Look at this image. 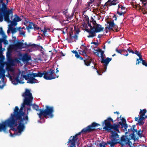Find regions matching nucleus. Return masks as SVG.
<instances>
[{
  "mask_svg": "<svg viewBox=\"0 0 147 147\" xmlns=\"http://www.w3.org/2000/svg\"><path fill=\"white\" fill-rule=\"evenodd\" d=\"M146 112V109H144L142 110H141L140 113V115L144 116L145 115V114Z\"/></svg>",
  "mask_w": 147,
  "mask_h": 147,
  "instance_id": "35",
  "label": "nucleus"
},
{
  "mask_svg": "<svg viewBox=\"0 0 147 147\" xmlns=\"http://www.w3.org/2000/svg\"><path fill=\"white\" fill-rule=\"evenodd\" d=\"M17 46L20 48H28V51H32L36 50H39L40 51H42V53H43L44 51L42 47L40 46L39 44L36 45L32 43H29L28 45L26 42L24 44L22 42H20L17 44Z\"/></svg>",
  "mask_w": 147,
  "mask_h": 147,
  "instance_id": "6",
  "label": "nucleus"
},
{
  "mask_svg": "<svg viewBox=\"0 0 147 147\" xmlns=\"http://www.w3.org/2000/svg\"><path fill=\"white\" fill-rule=\"evenodd\" d=\"M44 71H38L37 73L32 74H28L27 75H24V78L27 80V83L30 84L37 83L38 81L34 78L38 77H42L44 76Z\"/></svg>",
  "mask_w": 147,
  "mask_h": 147,
  "instance_id": "5",
  "label": "nucleus"
},
{
  "mask_svg": "<svg viewBox=\"0 0 147 147\" xmlns=\"http://www.w3.org/2000/svg\"><path fill=\"white\" fill-rule=\"evenodd\" d=\"M86 20L88 21V25L90 26V29L87 28V24L84 23L82 24V25L83 27L84 28V30L91 34V35H89L87 37H94L95 36V33L101 32L103 30L104 27H102V26L100 24H96L94 26H92L91 24V23L89 22L88 17L87 18L86 17Z\"/></svg>",
  "mask_w": 147,
  "mask_h": 147,
  "instance_id": "3",
  "label": "nucleus"
},
{
  "mask_svg": "<svg viewBox=\"0 0 147 147\" xmlns=\"http://www.w3.org/2000/svg\"><path fill=\"white\" fill-rule=\"evenodd\" d=\"M7 62H4L3 63V68L5 65H9L11 66H13L15 65L14 60L12 59L11 58L7 59Z\"/></svg>",
  "mask_w": 147,
  "mask_h": 147,
  "instance_id": "22",
  "label": "nucleus"
},
{
  "mask_svg": "<svg viewBox=\"0 0 147 147\" xmlns=\"http://www.w3.org/2000/svg\"><path fill=\"white\" fill-rule=\"evenodd\" d=\"M14 62L15 64V63H16V62L18 63H20V57L18 58L15 59H14Z\"/></svg>",
  "mask_w": 147,
  "mask_h": 147,
  "instance_id": "47",
  "label": "nucleus"
},
{
  "mask_svg": "<svg viewBox=\"0 0 147 147\" xmlns=\"http://www.w3.org/2000/svg\"><path fill=\"white\" fill-rule=\"evenodd\" d=\"M9 27L7 30V33L9 34L11 32L12 35L16 33L18 31V28H13L11 25H9Z\"/></svg>",
  "mask_w": 147,
  "mask_h": 147,
  "instance_id": "21",
  "label": "nucleus"
},
{
  "mask_svg": "<svg viewBox=\"0 0 147 147\" xmlns=\"http://www.w3.org/2000/svg\"><path fill=\"white\" fill-rule=\"evenodd\" d=\"M112 58L109 57H107L106 59H103L102 60H101V62L102 63H104L103 65V69L102 71V73H103L106 71L107 66L108 65L109 62L111 60Z\"/></svg>",
  "mask_w": 147,
  "mask_h": 147,
  "instance_id": "16",
  "label": "nucleus"
},
{
  "mask_svg": "<svg viewBox=\"0 0 147 147\" xmlns=\"http://www.w3.org/2000/svg\"><path fill=\"white\" fill-rule=\"evenodd\" d=\"M0 35H1L2 37H7L5 34L2 27L0 28Z\"/></svg>",
  "mask_w": 147,
  "mask_h": 147,
  "instance_id": "37",
  "label": "nucleus"
},
{
  "mask_svg": "<svg viewBox=\"0 0 147 147\" xmlns=\"http://www.w3.org/2000/svg\"><path fill=\"white\" fill-rule=\"evenodd\" d=\"M74 30L75 31L74 35V36H72L71 34H70L69 37H78V35L80 32V30L77 27H76L75 26L74 27Z\"/></svg>",
  "mask_w": 147,
  "mask_h": 147,
  "instance_id": "27",
  "label": "nucleus"
},
{
  "mask_svg": "<svg viewBox=\"0 0 147 147\" xmlns=\"http://www.w3.org/2000/svg\"><path fill=\"white\" fill-rule=\"evenodd\" d=\"M71 51L73 53L75 54V55L78 53L76 51L73 50L72 51Z\"/></svg>",
  "mask_w": 147,
  "mask_h": 147,
  "instance_id": "61",
  "label": "nucleus"
},
{
  "mask_svg": "<svg viewBox=\"0 0 147 147\" xmlns=\"http://www.w3.org/2000/svg\"><path fill=\"white\" fill-rule=\"evenodd\" d=\"M114 29L117 32L119 30V29L117 25L115 24V25L113 27V29Z\"/></svg>",
  "mask_w": 147,
  "mask_h": 147,
  "instance_id": "43",
  "label": "nucleus"
},
{
  "mask_svg": "<svg viewBox=\"0 0 147 147\" xmlns=\"http://www.w3.org/2000/svg\"><path fill=\"white\" fill-rule=\"evenodd\" d=\"M111 138L110 140H108V144L111 147L114 146L118 143L119 140V136L118 134L115 131H112L111 132Z\"/></svg>",
  "mask_w": 147,
  "mask_h": 147,
  "instance_id": "11",
  "label": "nucleus"
},
{
  "mask_svg": "<svg viewBox=\"0 0 147 147\" xmlns=\"http://www.w3.org/2000/svg\"><path fill=\"white\" fill-rule=\"evenodd\" d=\"M121 120L122 121L119 122V124L121 125V128L124 131H127V129L128 127V125L126 123V121L123 118H122Z\"/></svg>",
  "mask_w": 147,
  "mask_h": 147,
  "instance_id": "20",
  "label": "nucleus"
},
{
  "mask_svg": "<svg viewBox=\"0 0 147 147\" xmlns=\"http://www.w3.org/2000/svg\"><path fill=\"white\" fill-rule=\"evenodd\" d=\"M20 59L24 63H27L28 61L32 60L31 56L27 53L19 54Z\"/></svg>",
  "mask_w": 147,
  "mask_h": 147,
  "instance_id": "14",
  "label": "nucleus"
},
{
  "mask_svg": "<svg viewBox=\"0 0 147 147\" xmlns=\"http://www.w3.org/2000/svg\"><path fill=\"white\" fill-rule=\"evenodd\" d=\"M121 9L123 10V9H125V7H124L121 5Z\"/></svg>",
  "mask_w": 147,
  "mask_h": 147,
  "instance_id": "62",
  "label": "nucleus"
},
{
  "mask_svg": "<svg viewBox=\"0 0 147 147\" xmlns=\"http://www.w3.org/2000/svg\"><path fill=\"white\" fill-rule=\"evenodd\" d=\"M41 116L42 115H40V117L39 116V117L40 119V120L38 121V123H42L45 122V119L44 117H42V118Z\"/></svg>",
  "mask_w": 147,
  "mask_h": 147,
  "instance_id": "38",
  "label": "nucleus"
},
{
  "mask_svg": "<svg viewBox=\"0 0 147 147\" xmlns=\"http://www.w3.org/2000/svg\"><path fill=\"white\" fill-rule=\"evenodd\" d=\"M18 31H19V34L20 35H22L24 36H25V32L22 30L21 29V27H18Z\"/></svg>",
  "mask_w": 147,
  "mask_h": 147,
  "instance_id": "29",
  "label": "nucleus"
},
{
  "mask_svg": "<svg viewBox=\"0 0 147 147\" xmlns=\"http://www.w3.org/2000/svg\"><path fill=\"white\" fill-rule=\"evenodd\" d=\"M45 107L46 109L44 110L40 109V113H38V115L40 117V115H43L45 117H46V116H48V117L50 118H53L54 117L53 113L54 112L53 107L46 105Z\"/></svg>",
  "mask_w": 147,
  "mask_h": 147,
  "instance_id": "8",
  "label": "nucleus"
},
{
  "mask_svg": "<svg viewBox=\"0 0 147 147\" xmlns=\"http://www.w3.org/2000/svg\"><path fill=\"white\" fill-rule=\"evenodd\" d=\"M54 72V70L51 69L49 70L45 71L43 78L46 80H51L55 79L56 77L53 75Z\"/></svg>",
  "mask_w": 147,
  "mask_h": 147,
  "instance_id": "12",
  "label": "nucleus"
},
{
  "mask_svg": "<svg viewBox=\"0 0 147 147\" xmlns=\"http://www.w3.org/2000/svg\"><path fill=\"white\" fill-rule=\"evenodd\" d=\"M140 1L142 3V8L139 4H137L136 7L138 8L140 11L145 10L147 8V0H140Z\"/></svg>",
  "mask_w": 147,
  "mask_h": 147,
  "instance_id": "19",
  "label": "nucleus"
},
{
  "mask_svg": "<svg viewBox=\"0 0 147 147\" xmlns=\"http://www.w3.org/2000/svg\"><path fill=\"white\" fill-rule=\"evenodd\" d=\"M93 52L94 53L99 56V53H100V49L98 50L96 47L93 48Z\"/></svg>",
  "mask_w": 147,
  "mask_h": 147,
  "instance_id": "32",
  "label": "nucleus"
},
{
  "mask_svg": "<svg viewBox=\"0 0 147 147\" xmlns=\"http://www.w3.org/2000/svg\"><path fill=\"white\" fill-rule=\"evenodd\" d=\"M110 121H113L111 118L109 117L107 119L105 120L102 123V126L105 125L103 129L108 131H110L112 129V125L110 123Z\"/></svg>",
  "mask_w": 147,
  "mask_h": 147,
  "instance_id": "13",
  "label": "nucleus"
},
{
  "mask_svg": "<svg viewBox=\"0 0 147 147\" xmlns=\"http://www.w3.org/2000/svg\"><path fill=\"white\" fill-rule=\"evenodd\" d=\"M116 52H117V53H119L120 54H122V51L121 50H119L117 48L116 49Z\"/></svg>",
  "mask_w": 147,
  "mask_h": 147,
  "instance_id": "54",
  "label": "nucleus"
},
{
  "mask_svg": "<svg viewBox=\"0 0 147 147\" xmlns=\"http://www.w3.org/2000/svg\"><path fill=\"white\" fill-rule=\"evenodd\" d=\"M142 64L143 65H145L146 67V65L147 64V63H146V62L145 60H143L142 61Z\"/></svg>",
  "mask_w": 147,
  "mask_h": 147,
  "instance_id": "56",
  "label": "nucleus"
},
{
  "mask_svg": "<svg viewBox=\"0 0 147 147\" xmlns=\"http://www.w3.org/2000/svg\"><path fill=\"white\" fill-rule=\"evenodd\" d=\"M33 29L34 30H39L40 29L39 27H38L37 25L34 24V27Z\"/></svg>",
  "mask_w": 147,
  "mask_h": 147,
  "instance_id": "48",
  "label": "nucleus"
},
{
  "mask_svg": "<svg viewBox=\"0 0 147 147\" xmlns=\"http://www.w3.org/2000/svg\"><path fill=\"white\" fill-rule=\"evenodd\" d=\"M5 1V0H0V18H2L3 14L8 10L4 2Z\"/></svg>",
  "mask_w": 147,
  "mask_h": 147,
  "instance_id": "15",
  "label": "nucleus"
},
{
  "mask_svg": "<svg viewBox=\"0 0 147 147\" xmlns=\"http://www.w3.org/2000/svg\"><path fill=\"white\" fill-rule=\"evenodd\" d=\"M100 53L101 60H102L103 59L105 58V56L104 54V51L102 50L101 49H100Z\"/></svg>",
  "mask_w": 147,
  "mask_h": 147,
  "instance_id": "34",
  "label": "nucleus"
},
{
  "mask_svg": "<svg viewBox=\"0 0 147 147\" xmlns=\"http://www.w3.org/2000/svg\"><path fill=\"white\" fill-rule=\"evenodd\" d=\"M127 50L129 52V53H131L133 54L134 53V52L133 51V50H130L129 49H127Z\"/></svg>",
  "mask_w": 147,
  "mask_h": 147,
  "instance_id": "58",
  "label": "nucleus"
},
{
  "mask_svg": "<svg viewBox=\"0 0 147 147\" xmlns=\"http://www.w3.org/2000/svg\"><path fill=\"white\" fill-rule=\"evenodd\" d=\"M143 132V131H141V130H139L138 131L137 133V134L141 138L143 136L142 133Z\"/></svg>",
  "mask_w": 147,
  "mask_h": 147,
  "instance_id": "40",
  "label": "nucleus"
},
{
  "mask_svg": "<svg viewBox=\"0 0 147 147\" xmlns=\"http://www.w3.org/2000/svg\"><path fill=\"white\" fill-rule=\"evenodd\" d=\"M5 57L2 55V52L0 51V88L2 89L5 85V70L3 69V60Z\"/></svg>",
  "mask_w": 147,
  "mask_h": 147,
  "instance_id": "7",
  "label": "nucleus"
},
{
  "mask_svg": "<svg viewBox=\"0 0 147 147\" xmlns=\"http://www.w3.org/2000/svg\"><path fill=\"white\" fill-rule=\"evenodd\" d=\"M130 140L131 139L129 138L128 139L127 142V145H128L129 146H130V147H133L131 146L132 144V143L131 142V141H130Z\"/></svg>",
  "mask_w": 147,
  "mask_h": 147,
  "instance_id": "44",
  "label": "nucleus"
},
{
  "mask_svg": "<svg viewBox=\"0 0 147 147\" xmlns=\"http://www.w3.org/2000/svg\"><path fill=\"white\" fill-rule=\"evenodd\" d=\"M117 13L119 14L120 16H122V15H124L125 14V12H120L118 10H117Z\"/></svg>",
  "mask_w": 147,
  "mask_h": 147,
  "instance_id": "49",
  "label": "nucleus"
},
{
  "mask_svg": "<svg viewBox=\"0 0 147 147\" xmlns=\"http://www.w3.org/2000/svg\"><path fill=\"white\" fill-rule=\"evenodd\" d=\"M134 52V53L137 55L139 57L141 55V54L139 53V52L137 51H135Z\"/></svg>",
  "mask_w": 147,
  "mask_h": 147,
  "instance_id": "52",
  "label": "nucleus"
},
{
  "mask_svg": "<svg viewBox=\"0 0 147 147\" xmlns=\"http://www.w3.org/2000/svg\"><path fill=\"white\" fill-rule=\"evenodd\" d=\"M119 124L114 125H112V129H113L114 130H115L119 133V131L118 129L119 127Z\"/></svg>",
  "mask_w": 147,
  "mask_h": 147,
  "instance_id": "30",
  "label": "nucleus"
},
{
  "mask_svg": "<svg viewBox=\"0 0 147 147\" xmlns=\"http://www.w3.org/2000/svg\"><path fill=\"white\" fill-rule=\"evenodd\" d=\"M109 29L110 30V28L108 26L107 27L105 28V30L106 33H107L109 31Z\"/></svg>",
  "mask_w": 147,
  "mask_h": 147,
  "instance_id": "55",
  "label": "nucleus"
},
{
  "mask_svg": "<svg viewBox=\"0 0 147 147\" xmlns=\"http://www.w3.org/2000/svg\"><path fill=\"white\" fill-rule=\"evenodd\" d=\"M23 107L19 109L16 106L13 113L6 120L0 123V132H7V129L9 127L11 130L15 131L13 134L10 132V136L13 137L16 136L21 135L25 129V125L28 122L27 115L24 116L25 112L23 111Z\"/></svg>",
  "mask_w": 147,
  "mask_h": 147,
  "instance_id": "1",
  "label": "nucleus"
},
{
  "mask_svg": "<svg viewBox=\"0 0 147 147\" xmlns=\"http://www.w3.org/2000/svg\"><path fill=\"white\" fill-rule=\"evenodd\" d=\"M137 131H137V129H134L132 130V132H133L132 133H134H134H135V132H136V133H137Z\"/></svg>",
  "mask_w": 147,
  "mask_h": 147,
  "instance_id": "59",
  "label": "nucleus"
},
{
  "mask_svg": "<svg viewBox=\"0 0 147 147\" xmlns=\"http://www.w3.org/2000/svg\"><path fill=\"white\" fill-rule=\"evenodd\" d=\"M29 24L28 26H26V29L29 32H30V29H32L33 27L34 26L35 24L33 22H29Z\"/></svg>",
  "mask_w": 147,
  "mask_h": 147,
  "instance_id": "25",
  "label": "nucleus"
},
{
  "mask_svg": "<svg viewBox=\"0 0 147 147\" xmlns=\"http://www.w3.org/2000/svg\"><path fill=\"white\" fill-rule=\"evenodd\" d=\"M11 51L10 49H8L6 53L7 59L11 58Z\"/></svg>",
  "mask_w": 147,
  "mask_h": 147,
  "instance_id": "31",
  "label": "nucleus"
},
{
  "mask_svg": "<svg viewBox=\"0 0 147 147\" xmlns=\"http://www.w3.org/2000/svg\"><path fill=\"white\" fill-rule=\"evenodd\" d=\"M107 23L109 24V26L108 27L110 28V30H113V27L114 25H115L114 20H113L111 22H109Z\"/></svg>",
  "mask_w": 147,
  "mask_h": 147,
  "instance_id": "28",
  "label": "nucleus"
},
{
  "mask_svg": "<svg viewBox=\"0 0 147 147\" xmlns=\"http://www.w3.org/2000/svg\"><path fill=\"white\" fill-rule=\"evenodd\" d=\"M116 1H114V0H113L110 3V6H111L112 5H115L117 4V3L115 2Z\"/></svg>",
  "mask_w": 147,
  "mask_h": 147,
  "instance_id": "50",
  "label": "nucleus"
},
{
  "mask_svg": "<svg viewBox=\"0 0 147 147\" xmlns=\"http://www.w3.org/2000/svg\"><path fill=\"white\" fill-rule=\"evenodd\" d=\"M6 69L7 70L9 71H13V69L12 67H7Z\"/></svg>",
  "mask_w": 147,
  "mask_h": 147,
  "instance_id": "46",
  "label": "nucleus"
},
{
  "mask_svg": "<svg viewBox=\"0 0 147 147\" xmlns=\"http://www.w3.org/2000/svg\"><path fill=\"white\" fill-rule=\"evenodd\" d=\"M128 135L125 136H122L121 138L120 139H119V141L118 142V143L119 144L122 146H125L127 145V143L129 139L127 138Z\"/></svg>",
  "mask_w": 147,
  "mask_h": 147,
  "instance_id": "17",
  "label": "nucleus"
},
{
  "mask_svg": "<svg viewBox=\"0 0 147 147\" xmlns=\"http://www.w3.org/2000/svg\"><path fill=\"white\" fill-rule=\"evenodd\" d=\"M139 57V59L140 61H142L144 60L143 59H142V55H141V56H140Z\"/></svg>",
  "mask_w": 147,
  "mask_h": 147,
  "instance_id": "63",
  "label": "nucleus"
},
{
  "mask_svg": "<svg viewBox=\"0 0 147 147\" xmlns=\"http://www.w3.org/2000/svg\"><path fill=\"white\" fill-rule=\"evenodd\" d=\"M75 57L77 58H79L80 55L78 54V53L75 55Z\"/></svg>",
  "mask_w": 147,
  "mask_h": 147,
  "instance_id": "57",
  "label": "nucleus"
},
{
  "mask_svg": "<svg viewBox=\"0 0 147 147\" xmlns=\"http://www.w3.org/2000/svg\"><path fill=\"white\" fill-rule=\"evenodd\" d=\"M147 118V116H140L138 120V123L139 125H142L144 123V119Z\"/></svg>",
  "mask_w": 147,
  "mask_h": 147,
  "instance_id": "24",
  "label": "nucleus"
},
{
  "mask_svg": "<svg viewBox=\"0 0 147 147\" xmlns=\"http://www.w3.org/2000/svg\"><path fill=\"white\" fill-rule=\"evenodd\" d=\"M131 128L130 129H128L127 131H126L125 133V135H128L129 134V133H131L130 132H132V129L131 127Z\"/></svg>",
  "mask_w": 147,
  "mask_h": 147,
  "instance_id": "42",
  "label": "nucleus"
},
{
  "mask_svg": "<svg viewBox=\"0 0 147 147\" xmlns=\"http://www.w3.org/2000/svg\"><path fill=\"white\" fill-rule=\"evenodd\" d=\"M108 142V141L107 142H105L103 141H102L101 143L99 144L100 147H103L104 146H106L107 144H107Z\"/></svg>",
  "mask_w": 147,
  "mask_h": 147,
  "instance_id": "36",
  "label": "nucleus"
},
{
  "mask_svg": "<svg viewBox=\"0 0 147 147\" xmlns=\"http://www.w3.org/2000/svg\"><path fill=\"white\" fill-rule=\"evenodd\" d=\"M87 131H88L86 128H85L83 129L80 132L73 136L72 139H71L72 136H71L67 142L68 146L69 147H76V143L78 140V138H77V136L80 135L81 133H84Z\"/></svg>",
  "mask_w": 147,
  "mask_h": 147,
  "instance_id": "10",
  "label": "nucleus"
},
{
  "mask_svg": "<svg viewBox=\"0 0 147 147\" xmlns=\"http://www.w3.org/2000/svg\"><path fill=\"white\" fill-rule=\"evenodd\" d=\"M84 47V49H87V48H86V47L85 46V44H83L81 46V47H80V48L81 49H82V47Z\"/></svg>",
  "mask_w": 147,
  "mask_h": 147,
  "instance_id": "53",
  "label": "nucleus"
},
{
  "mask_svg": "<svg viewBox=\"0 0 147 147\" xmlns=\"http://www.w3.org/2000/svg\"><path fill=\"white\" fill-rule=\"evenodd\" d=\"M47 30L48 31L50 30V29L49 28H45L43 30H41V31L43 32V34L45 36H46V35L47 34Z\"/></svg>",
  "mask_w": 147,
  "mask_h": 147,
  "instance_id": "39",
  "label": "nucleus"
},
{
  "mask_svg": "<svg viewBox=\"0 0 147 147\" xmlns=\"http://www.w3.org/2000/svg\"><path fill=\"white\" fill-rule=\"evenodd\" d=\"M136 62H137V63H136V64H137V63L139 64L140 63V61H139V59H137Z\"/></svg>",
  "mask_w": 147,
  "mask_h": 147,
  "instance_id": "64",
  "label": "nucleus"
},
{
  "mask_svg": "<svg viewBox=\"0 0 147 147\" xmlns=\"http://www.w3.org/2000/svg\"><path fill=\"white\" fill-rule=\"evenodd\" d=\"M82 49L83 50L82 51H81V52H82V55L86 57L85 59L86 60H84V64L87 66H89L90 65V63H91V61H90L89 60V57L87 56L86 53V52L85 51L86 50H87V49Z\"/></svg>",
  "mask_w": 147,
  "mask_h": 147,
  "instance_id": "18",
  "label": "nucleus"
},
{
  "mask_svg": "<svg viewBox=\"0 0 147 147\" xmlns=\"http://www.w3.org/2000/svg\"><path fill=\"white\" fill-rule=\"evenodd\" d=\"M100 125L99 124L97 123H93L91 125H89L88 126L86 127V128L88 131H90L92 129V128L93 127L98 126Z\"/></svg>",
  "mask_w": 147,
  "mask_h": 147,
  "instance_id": "23",
  "label": "nucleus"
},
{
  "mask_svg": "<svg viewBox=\"0 0 147 147\" xmlns=\"http://www.w3.org/2000/svg\"><path fill=\"white\" fill-rule=\"evenodd\" d=\"M52 18L56 20H58L59 18V17L58 16H53Z\"/></svg>",
  "mask_w": 147,
  "mask_h": 147,
  "instance_id": "51",
  "label": "nucleus"
},
{
  "mask_svg": "<svg viewBox=\"0 0 147 147\" xmlns=\"http://www.w3.org/2000/svg\"><path fill=\"white\" fill-rule=\"evenodd\" d=\"M13 12L11 10L9 9L6 12L3 14L2 17L0 18V22H2L4 18V20L5 21L8 23H10L9 25H11V26H16L17 24V22L21 20V18L17 15H15V17L12 21L10 20L9 15L10 14H12Z\"/></svg>",
  "mask_w": 147,
  "mask_h": 147,
  "instance_id": "4",
  "label": "nucleus"
},
{
  "mask_svg": "<svg viewBox=\"0 0 147 147\" xmlns=\"http://www.w3.org/2000/svg\"><path fill=\"white\" fill-rule=\"evenodd\" d=\"M128 136H130V138H128L129 139H132L134 140H136V136L134 133H129V134L128 135Z\"/></svg>",
  "mask_w": 147,
  "mask_h": 147,
  "instance_id": "33",
  "label": "nucleus"
},
{
  "mask_svg": "<svg viewBox=\"0 0 147 147\" xmlns=\"http://www.w3.org/2000/svg\"><path fill=\"white\" fill-rule=\"evenodd\" d=\"M78 37H67L65 40L69 43H71L74 41H76L78 39Z\"/></svg>",
  "mask_w": 147,
  "mask_h": 147,
  "instance_id": "26",
  "label": "nucleus"
},
{
  "mask_svg": "<svg viewBox=\"0 0 147 147\" xmlns=\"http://www.w3.org/2000/svg\"><path fill=\"white\" fill-rule=\"evenodd\" d=\"M22 96L24 97L23 102L21 108L23 107V110L26 107V105L31 106H32V108L36 111L39 110V106L36 104H32L33 98L32 94L28 89H26L24 92L22 94Z\"/></svg>",
  "mask_w": 147,
  "mask_h": 147,
  "instance_id": "2",
  "label": "nucleus"
},
{
  "mask_svg": "<svg viewBox=\"0 0 147 147\" xmlns=\"http://www.w3.org/2000/svg\"><path fill=\"white\" fill-rule=\"evenodd\" d=\"M6 76L9 78L12 84L16 85L18 83H23L22 81L24 78V74L19 72L15 78H12L10 75L8 73L7 75H6Z\"/></svg>",
  "mask_w": 147,
  "mask_h": 147,
  "instance_id": "9",
  "label": "nucleus"
},
{
  "mask_svg": "<svg viewBox=\"0 0 147 147\" xmlns=\"http://www.w3.org/2000/svg\"><path fill=\"white\" fill-rule=\"evenodd\" d=\"M113 18H115V20H117V16L116 15H114V16H113Z\"/></svg>",
  "mask_w": 147,
  "mask_h": 147,
  "instance_id": "60",
  "label": "nucleus"
},
{
  "mask_svg": "<svg viewBox=\"0 0 147 147\" xmlns=\"http://www.w3.org/2000/svg\"><path fill=\"white\" fill-rule=\"evenodd\" d=\"M30 106H29V107L28 108L27 107L26 109L27 110V112L26 113V114H25V113L24 116H26V115H27V116H28V111H31V109L30 108Z\"/></svg>",
  "mask_w": 147,
  "mask_h": 147,
  "instance_id": "45",
  "label": "nucleus"
},
{
  "mask_svg": "<svg viewBox=\"0 0 147 147\" xmlns=\"http://www.w3.org/2000/svg\"><path fill=\"white\" fill-rule=\"evenodd\" d=\"M91 20L90 21V22L93 24V26H94L95 25H96V24H98L96 23V21L94 20L92 17H91Z\"/></svg>",
  "mask_w": 147,
  "mask_h": 147,
  "instance_id": "41",
  "label": "nucleus"
}]
</instances>
